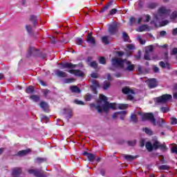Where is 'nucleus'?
<instances>
[{
	"mask_svg": "<svg viewBox=\"0 0 177 177\" xmlns=\"http://www.w3.org/2000/svg\"><path fill=\"white\" fill-rule=\"evenodd\" d=\"M122 93L124 95H135V91L128 86H124L122 88Z\"/></svg>",
	"mask_w": 177,
	"mask_h": 177,
	"instance_id": "9b49d317",
	"label": "nucleus"
},
{
	"mask_svg": "<svg viewBox=\"0 0 177 177\" xmlns=\"http://www.w3.org/2000/svg\"><path fill=\"white\" fill-rule=\"evenodd\" d=\"M91 84H93V85L91 86V89L92 92L95 95H97V93H98L97 88H100V84H99V82L97 80H91Z\"/></svg>",
	"mask_w": 177,
	"mask_h": 177,
	"instance_id": "0eeeda50",
	"label": "nucleus"
},
{
	"mask_svg": "<svg viewBox=\"0 0 177 177\" xmlns=\"http://www.w3.org/2000/svg\"><path fill=\"white\" fill-rule=\"evenodd\" d=\"M159 66L162 67V68H167V64L162 61L159 62Z\"/></svg>",
	"mask_w": 177,
	"mask_h": 177,
	"instance_id": "bf43d9fd",
	"label": "nucleus"
},
{
	"mask_svg": "<svg viewBox=\"0 0 177 177\" xmlns=\"http://www.w3.org/2000/svg\"><path fill=\"white\" fill-rule=\"evenodd\" d=\"M67 113V116L66 118H68V120H69V118H71V117H73V111L71 109H68L66 111Z\"/></svg>",
	"mask_w": 177,
	"mask_h": 177,
	"instance_id": "49530a36",
	"label": "nucleus"
},
{
	"mask_svg": "<svg viewBox=\"0 0 177 177\" xmlns=\"http://www.w3.org/2000/svg\"><path fill=\"white\" fill-rule=\"evenodd\" d=\"M158 12L160 15H168L171 13V10H167L165 7H160Z\"/></svg>",
	"mask_w": 177,
	"mask_h": 177,
	"instance_id": "a211bd4d",
	"label": "nucleus"
},
{
	"mask_svg": "<svg viewBox=\"0 0 177 177\" xmlns=\"http://www.w3.org/2000/svg\"><path fill=\"white\" fill-rule=\"evenodd\" d=\"M170 121H171V125H176V124H177L176 118H170Z\"/></svg>",
	"mask_w": 177,
	"mask_h": 177,
	"instance_id": "603ef678",
	"label": "nucleus"
},
{
	"mask_svg": "<svg viewBox=\"0 0 177 177\" xmlns=\"http://www.w3.org/2000/svg\"><path fill=\"white\" fill-rule=\"evenodd\" d=\"M142 121H150V122L153 124L154 127L157 125V120L154 118V114L153 113H145L141 116Z\"/></svg>",
	"mask_w": 177,
	"mask_h": 177,
	"instance_id": "f03ea898",
	"label": "nucleus"
},
{
	"mask_svg": "<svg viewBox=\"0 0 177 177\" xmlns=\"http://www.w3.org/2000/svg\"><path fill=\"white\" fill-rule=\"evenodd\" d=\"M144 132H145V133H147V135H149L150 136H151V135H153V131H151L150 130V129L145 127L143 129Z\"/></svg>",
	"mask_w": 177,
	"mask_h": 177,
	"instance_id": "79ce46f5",
	"label": "nucleus"
},
{
	"mask_svg": "<svg viewBox=\"0 0 177 177\" xmlns=\"http://www.w3.org/2000/svg\"><path fill=\"white\" fill-rule=\"evenodd\" d=\"M30 152H31V149H27L25 150H21L18 151L16 156H18V157H23L24 156H27V154H28V153H30Z\"/></svg>",
	"mask_w": 177,
	"mask_h": 177,
	"instance_id": "2eb2a0df",
	"label": "nucleus"
},
{
	"mask_svg": "<svg viewBox=\"0 0 177 177\" xmlns=\"http://www.w3.org/2000/svg\"><path fill=\"white\" fill-rule=\"evenodd\" d=\"M145 147L148 151H153V144L151 142H147L145 145Z\"/></svg>",
	"mask_w": 177,
	"mask_h": 177,
	"instance_id": "c85d7f7f",
	"label": "nucleus"
},
{
	"mask_svg": "<svg viewBox=\"0 0 177 177\" xmlns=\"http://www.w3.org/2000/svg\"><path fill=\"white\" fill-rule=\"evenodd\" d=\"M111 86V83L107 80H105L102 84V89L103 91H107L108 89H110V87Z\"/></svg>",
	"mask_w": 177,
	"mask_h": 177,
	"instance_id": "aec40b11",
	"label": "nucleus"
},
{
	"mask_svg": "<svg viewBox=\"0 0 177 177\" xmlns=\"http://www.w3.org/2000/svg\"><path fill=\"white\" fill-rule=\"evenodd\" d=\"M176 17H177V11H174L170 15V19H171V20H175Z\"/></svg>",
	"mask_w": 177,
	"mask_h": 177,
	"instance_id": "8fccbe9b",
	"label": "nucleus"
},
{
	"mask_svg": "<svg viewBox=\"0 0 177 177\" xmlns=\"http://www.w3.org/2000/svg\"><path fill=\"white\" fill-rule=\"evenodd\" d=\"M100 64H106V58L104 57H100L99 59Z\"/></svg>",
	"mask_w": 177,
	"mask_h": 177,
	"instance_id": "de8ad7c7",
	"label": "nucleus"
},
{
	"mask_svg": "<svg viewBox=\"0 0 177 177\" xmlns=\"http://www.w3.org/2000/svg\"><path fill=\"white\" fill-rule=\"evenodd\" d=\"M83 42H84V40L82 39V38L77 37L76 39V44H77V45L81 46V45H82Z\"/></svg>",
	"mask_w": 177,
	"mask_h": 177,
	"instance_id": "c03bdc74",
	"label": "nucleus"
},
{
	"mask_svg": "<svg viewBox=\"0 0 177 177\" xmlns=\"http://www.w3.org/2000/svg\"><path fill=\"white\" fill-rule=\"evenodd\" d=\"M144 59L145 60H151L150 59V53H146L144 55Z\"/></svg>",
	"mask_w": 177,
	"mask_h": 177,
	"instance_id": "6e6d98bb",
	"label": "nucleus"
},
{
	"mask_svg": "<svg viewBox=\"0 0 177 177\" xmlns=\"http://www.w3.org/2000/svg\"><path fill=\"white\" fill-rule=\"evenodd\" d=\"M112 66L114 67H120V68H124V64H122V61L120 58H112L111 59Z\"/></svg>",
	"mask_w": 177,
	"mask_h": 177,
	"instance_id": "6e6552de",
	"label": "nucleus"
},
{
	"mask_svg": "<svg viewBox=\"0 0 177 177\" xmlns=\"http://www.w3.org/2000/svg\"><path fill=\"white\" fill-rule=\"evenodd\" d=\"M169 165H162L160 166H159L158 169L160 171H169Z\"/></svg>",
	"mask_w": 177,
	"mask_h": 177,
	"instance_id": "bb28decb",
	"label": "nucleus"
},
{
	"mask_svg": "<svg viewBox=\"0 0 177 177\" xmlns=\"http://www.w3.org/2000/svg\"><path fill=\"white\" fill-rule=\"evenodd\" d=\"M29 20L32 23L33 27H37L38 26V16L31 15Z\"/></svg>",
	"mask_w": 177,
	"mask_h": 177,
	"instance_id": "4468645a",
	"label": "nucleus"
},
{
	"mask_svg": "<svg viewBox=\"0 0 177 177\" xmlns=\"http://www.w3.org/2000/svg\"><path fill=\"white\" fill-rule=\"evenodd\" d=\"M171 55H177V48H174L171 52Z\"/></svg>",
	"mask_w": 177,
	"mask_h": 177,
	"instance_id": "338daca9",
	"label": "nucleus"
},
{
	"mask_svg": "<svg viewBox=\"0 0 177 177\" xmlns=\"http://www.w3.org/2000/svg\"><path fill=\"white\" fill-rule=\"evenodd\" d=\"M145 52L147 53H151L154 52V46L149 45V46H147L145 48Z\"/></svg>",
	"mask_w": 177,
	"mask_h": 177,
	"instance_id": "a878e982",
	"label": "nucleus"
},
{
	"mask_svg": "<svg viewBox=\"0 0 177 177\" xmlns=\"http://www.w3.org/2000/svg\"><path fill=\"white\" fill-rule=\"evenodd\" d=\"M116 54L119 57H122L125 55V53L124 51H116Z\"/></svg>",
	"mask_w": 177,
	"mask_h": 177,
	"instance_id": "680f3d73",
	"label": "nucleus"
},
{
	"mask_svg": "<svg viewBox=\"0 0 177 177\" xmlns=\"http://www.w3.org/2000/svg\"><path fill=\"white\" fill-rule=\"evenodd\" d=\"M43 93H44L45 97H46V96H48V94L50 93V90H49L48 88L44 89V90H43Z\"/></svg>",
	"mask_w": 177,
	"mask_h": 177,
	"instance_id": "052dcab7",
	"label": "nucleus"
},
{
	"mask_svg": "<svg viewBox=\"0 0 177 177\" xmlns=\"http://www.w3.org/2000/svg\"><path fill=\"white\" fill-rule=\"evenodd\" d=\"M165 35H167V31L162 30V31L160 32V37H164Z\"/></svg>",
	"mask_w": 177,
	"mask_h": 177,
	"instance_id": "774afa93",
	"label": "nucleus"
},
{
	"mask_svg": "<svg viewBox=\"0 0 177 177\" xmlns=\"http://www.w3.org/2000/svg\"><path fill=\"white\" fill-rule=\"evenodd\" d=\"M126 64L127 66L125 69L127 71H133L135 70V64H133L131 61H127Z\"/></svg>",
	"mask_w": 177,
	"mask_h": 177,
	"instance_id": "dca6fc26",
	"label": "nucleus"
},
{
	"mask_svg": "<svg viewBox=\"0 0 177 177\" xmlns=\"http://www.w3.org/2000/svg\"><path fill=\"white\" fill-rule=\"evenodd\" d=\"M148 86L150 89H153V88H156L157 80H156L155 78L148 80Z\"/></svg>",
	"mask_w": 177,
	"mask_h": 177,
	"instance_id": "f8f14e48",
	"label": "nucleus"
},
{
	"mask_svg": "<svg viewBox=\"0 0 177 177\" xmlns=\"http://www.w3.org/2000/svg\"><path fill=\"white\" fill-rule=\"evenodd\" d=\"M171 153H174V154H177V147H173L171 148Z\"/></svg>",
	"mask_w": 177,
	"mask_h": 177,
	"instance_id": "69168bd1",
	"label": "nucleus"
},
{
	"mask_svg": "<svg viewBox=\"0 0 177 177\" xmlns=\"http://www.w3.org/2000/svg\"><path fill=\"white\" fill-rule=\"evenodd\" d=\"M28 173L30 174H33L36 177H46V176L44 174L41 169L40 170L29 169Z\"/></svg>",
	"mask_w": 177,
	"mask_h": 177,
	"instance_id": "1a4fd4ad",
	"label": "nucleus"
},
{
	"mask_svg": "<svg viewBox=\"0 0 177 177\" xmlns=\"http://www.w3.org/2000/svg\"><path fill=\"white\" fill-rule=\"evenodd\" d=\"M30 99H32L33 102H39V96L38 95H31Z\"/></svg>",
	"mask_w": 177,
	"mask_h": 177,
	"instance_id": "37998d69",
	"label": "nucleus"
},
{
	"mask_svg": "<svg viewBox=\"0 0 177 177\" xmlns=\"http://www.w3.org/2000/svg\"><path fill=\"white\" fill-rule=\"evenodd\" d=\"M87 44L93 45V46H96V39L93 37L88 36L86 37Z\"/></svg>",
	"mask_w": 177,
	"mask_h": 177,
	"instance_id": "f3484780",
	"label": "nucleus"
},
{
	"mask_svg": "<svg viewBox=\"0 0 177 177\" xmlns=\"http://www.w3.org/2000/svg\"><path fill=\"white\" fill-rule=\"evenodd\" d=\"M45 161H46V159L44 158H36L37 164H42L43 162H45Z\"/></svg>",
	"mask_w": 177,
	"mask_h": 177,
	"instance_id": "e433bc0d",
	"label": "nucleus"
},
{
	"mask_svg": "<svg viewBox=\"0 0 177 177\" xmlns=\"http://www.w3.org/2000/svg\"><path fill=\"white\" fill-rule=\"evenodd\" d=\"M93 95L92 94H86L85 96L86 102H91L92 100Z\"/></svg>",
	"mask_w": 177,
	"mask_h": 177,
	"instance_id": "a18cd8bd",
	"label": "nucleus"
},
{
	"mask_svg": "<svg viewBox=\"0 0 177 177\" xmlns=\"http://www.w3.org/2000/svg\"><path fill=\"white\" fill-rule=\"evenodd\" d=\"M91 78H99V75L96 73H93L91 74Z\"/></svg>",
	"mask_w": 177,
	"mask_h": 177,
	"instance_id": "0e129e2a",
	"label": "nucleus"
},
{
	"mask_svg": "<svg viewBox=\"0 0 177 177\" xmlns=\"http://www.w3.org/2000/svg\"><path fill=\"white\" fill-rule=\"evenodd\" d=\"M118 12V10L115 8H113L112 10H111L109 11V15H111L112 16L115 15L117 12Z\"/></svg>",
	"mask_w": 177,
	"mask_h": 177,
	"instance_id": "4d7b16f0",
	"label": "nucleus"
},
{
	"mask_svg": "<svg viewBox=\"0 0 177 177\" xmlns=\"http://www.w3.org/2000/svg\"><path fill=\"white\" fill-rule=\"evenodd\" d=\"M74 103L75 104H78L80 106H84V104H85V102H84L83 101H81V100H75Z\"/></svg>",
	"mask_w": 177,
	"mask_h": 177,
	"instance_id": "09e8293b",
	"label": "nucleus"
},
{
	"mask_svg": "<svg viewBox=\"0 0 177 177\" xmlns=\"http://www.w3.org/2000/svg\"><path fill=\"white\" fill-rule=\"evenodd\" d=\"M160 111H162V113H168V111H169V109L167 106H162L160 108Z\"/></svg>",
	"mask_w": 177,
	"mask_h": 177,
	"instance_id": "864d4df0",
	"label": "nucleus"
},
{
	"mask_svg": "<svg viewBox=\"0 0 177 177\" xmlns=\"http://www.w3.org/2000/svg\"><path fill=\"white\" fill-rule=\"evenodd\" d=\"M152 147L153 150H158V149H160V142H158V141H155L152 145Z\"/></svg>",
	"mask_w": 177,
	"mask_h": 177,
	"instance_id": "f704fd0d",
	"label": "nucleus"
},
{
	"mask_svg": "<svg viewBox=\"0 0 177 177\" xmlns=\"http://www.w3.org/2000/svg\"><path fill=\"white\" fill-rule=\"evenodd\" d=\"M122 38L124 42H128V41H129V35H128L125 32H122Z\"/></svg>",
	"mask_w": 177,
	"mask_h": 177,
	"instance_id": "c9c22d12",
	"label": "nucleus"
},
{
	"mask_svg": "<svg viewBox=\"0 0 177 177\" xmlns=\"http://www.w3.org/2000/svg\"><path fill=\"white\" fill-rule=\"evenodd\" d=\"M127 145H129V146H135V145H136V140L128 141Z\"/></svg>",
	"mask_w": 177,
	"mask_h": 177,
	"instance_id": "e2e57ef3",
	"label": "nucleus"
},
{
	"mask_svg": "<svg viewBox=\"0 0 177 177\" xmlns=\"http://www.w3.org/2000/svg\"><path fill=\"white\" fill-rule=\"evenodd\" d=\"M70 91L72 93H81V88L77 86H71Z\"/></svg>",
	"mask_w": 177,
	"mask_h": 177,
	"instance_id": "4be33fe9",
	"label": "nucleus"
},
{
	"mask_svg": "<svg viewBox=\"0 0 177 177\" xmlns=\"http://www.w3.org/2000/svg\"><path fill=\"white\" fill-rule=\"evenodd\" d=\"M134 57L137 59V60H140L141 57H142V52L140 50L138 51V55H135Z\"/></svg>",
	"mask_w": 177,
	"mask_h": 177,
	"instance_id": "3c124183",
	"label": "nucleus"
},
{
	"mask_svg": "<svg viewBox=\"0 0 177 177\" xmlns=\"http://www.w3.org/2000/svg\"><path fill=\"white\" fill-rule=\"evenodd\" d=\"M114 1L111 0L105 6L101 8V10L100 11V13H103V12H106L107 9L110 8V6H113Z\"/></svg>",
	"mask_w": 177,
	"mask_h": 177,
	"instance_id": "412c9836",
	"label": "nucleus"
},
{
	"mask_svg": "<svg viewBox=\"0 0 177 177\" xmlns=\"http://www.w3.org/2000/svg\"><path fill=\"white\" fill-rule=\"evenodd\" d=\"M102 102H104L103 104H107L109 103V101H107V97H106L103 94H100V100L97 102L100 105L102 104Z\"/></svg>",
	"mask_w": 177,
	"mask_h": 177,
	"instance_id": "6ab92c4d",
	"label": "nucleus"
},
{
	"mask_svg": "<svg viewBox=\"0 0 177 177\" xmlns=\"http://www.w3.org/2000/svg\"><path fill=\"white\" fill-rule=\"evenodd\" d=\"M74 82V78H68L65 80V84H71Z\"/></svg>",
	"mask_w": 177,
	"mask_h": 177,
	"instance_id": "13d9d810",
	"label": "nucleus"
},
{
	"mask_svg": "<svg viewBox=\"0 0 177 177\" xmlns=\"http://www.w3.org/2000/svg\"><path fill=\"white\" fill-rule=\"evenodd\" d=\"M57 77H60L61 78H66V77H67V73H66V72H64L63 71H57Z\"/></svg>",
	"mask_w": 177,
	"mask_h": 177,
	"instance_id": "393cba45",
	"label": "nucleus"
},
{
	"mask_svg": "<svg viewBox=\"0 0 177 177\" xmlns=\"http://www.w3.org/2000/svg\"><path fill=\"white\" fill-rule=\"evenodd\" d=\"M21 172H23L21 167H15L12 169V176L19 177L21 175Z\"/></svg>",
	"mask_w": 177,
	"mask_h": 177,
	"instance_id": "9d476101",
	"label": "nucleus"
},
{
	"mask_svg": "<svg viewBox=\"0 0 177 177\" xmlns=\"http://www.w3.org/2000/svg\"><path fill=\"white\" fill-rule=\"evenodd\" d=\"M111 109L112 110H117V106L115 103H110L106 102V104H102V106L100 105H98L97 106V111L98 113H109V109Z\"/></svg>",
	"mask_w": 177,
	"mask_h": 177,
	"instance_id": "f257e3e1",
	"label": "nucleus"
},
{
	"mask_svg": "<svg viewBox=\"0 0 177 177\" xmlns=\"http://www.w3.org/2000/svg\"><path fill=\"white\" fill-rule=\"evenodd\" d=\"M74 75H75V77H84V72L81 70L75 69Z\"/></svg>",
	"mask_w": 177,
	"mask_h": 177,
	"instance_id": "7c9ffc66",
	"label": "nucleus"
},
{
	"mask_svg": "<svg viewBox=\"0 0 177 177\" xmlns=\"http://www.w3.org/2000/svg\"><path fill=\"white\" fill-rule=\"evenodd\" d=\"M40 107L45 111V113H48V110L49 109V105H48V103L41 101L40 102Z\"/></svg>",
	"mask_w": 177,
	"mask_h": 177,
	"instance_id": "5701e85b",
	"label": "nucleus"
},
{
	"mask_svg": "<svg viewBox=\"0 0 177 177\" xmlns=\"http://www.w3.org/2000/svg\"><path fill=\"white\" fill-rule=\"evenodd\" d=\"M91 67H93V68H97V63L96 61H93L90 64Z\"/></svg>",
	"mask_w": 177,
	"mask_h": 177,
	"instance_id": "5fc2aeb1",
	"label": "nucleus"
},
{
	"mask_svg": "<svg viewBox=\"0 0 177 177\" xmlns=\"http://www.w3.org/2000/svg\"><path fill=\"white\" fill-rule=\"evenodd\" d=\"M156 124L158 125V127L162 128L164 127V124H165V122H164V119H160L156 122Z\"/></svg>",
	"mask_w": 177,
	"mask_h": 177,
	"instance_id": "4c0bfd02",
	"label": "nucleus"
},
{
	"mask_svg": "<svg viewBox=\"0 0 177 177\" xmlns=\"http://www.w3.org/2000/svg\"><path fill=\"white\" fill-rule=\"evenodd\" d=\"M172 99L171 94H163L160 97H156V103H167V102Z\"/></svg>",
	"mask_w": 177,
	"mask_h": 177,
	"instance_id": "20e7f679",
	"label": "nucleus"
},
{
	"mask_svg": "<svg viewBox=\"0 0 177 177\" xmlns=\"http://www.w3.org/2000/svg\"><path fill=\"white\" fill-rule=\"evenodd\" d=\"M147 28H149V26L147 25L144 24L139 27L138 31L140 32H142V31H146V30H147Z\"/></svg>",
	"mask_w": 177,
	"mask_h": 177,
	"instance_id": "72a5a7b5",
	"label": "nucleus"
},
{
	"mask_svg": "<svg viewBox=\"0 0 177 177\" xmlns=\"http://www.w3.org/2000/svg\"><path fill=\"white\" fill-rule=\"evenodd\" d=\"M157 6H158L157 3L151 2V3H149L147 4V8L148 9H156V8H157Z\"/></svg>",
	"mask_w": 177,
	"mask_h": 177,
	"instance_id": "cd10ccee",
	"label": "nucleus"
},
{
	"mask_svg": "<svg viewBox=\"0 0 177 177\" xmlns=\"http://www.w3.org/2000/svg\"><path fill=\"white\" fill-rule=\"evenodd\" d=\"M108 31L111 35H115L118 32V24L114 23L110 25Z\"/></svg>",
	"mask_w": 177,
	"mask_h": 177,
	"instance_id": "423d86ee",
	"label": "nucleus"
},
{
	"mask_svg": "<svg viewBox=\"0 0 177 177\" xmlns=\"http://www.w3.org/2000/svg\"><path fill=\"white\" fill-rule=\"evenodd\" d=\"M35 92V87L34 86L30 85L26 88V93H34Z\"/></svg>",
	"mask_w": 177,
	"mask_h": 177,
	"instance_id": "b1692460",
	"label": "nucleus"
},
{
	"mask_svg": "<svg viewBox=\"0 0 177 177\" xmlns=\"http://www.w3.org/2000/svg\"><path fill=\"white\" fill-rule=\"evenodd\" d=\"M118 109L120 110H126V109H128V104H120L118 106Z\"/></svg>",
	"mask_w": 177,
	"mask_h": 177,
	"instance_id": "a19ab883",
	"label": "nucleus"
},
{
	"mask_svg": "<svg viewBox=\"0 0 177 177\" xmlns=\"http://www.w3.org/2000/svg\"><path fill=\"white\" fill-rule=\"evenodd\" d=\"M101 39L104 45H109V44H110V41H109V37L107 36H103Z\"/></svg>",
	"mask_w": 177,
	"mask_h": 177,
	"instance_id": "2f4dec72",
	"label": "nucleus"
},
{
	"mask_svg": "<svg viewBox=\"0 0 177 177\" xmlns=\"http://www.w3.org/2000/svg\"><path fill=\"white\" fill-rule=\"evenodd\" d=\"M83 156H86L91 162H93L95 158H96V156L94 153H88V151H85L83 152Z\"/></svg>",
	"mask_w": 177,
	"mask_h": 177,
	"instance_id": "ddd939ff",
	"label": "nucleus"
},
{
	"mask_svg": "<svg viewBox=\"0 0 177 177\" xmlns=\"http://www.w3.org/2000/svg\"><path fill=\"white\" fill-rule=\"evenodd\" d=\"M130 118H131V121L133 122H134L135 124H136V122H138V117L136 116V114H131L130 116Z\"/></svg>",
	"mask_w": 177,
	"mask_h": 177,
	"instance_id": "58836bf2",
	"label": "nucleus"
},
{
	"mask_svg": "<svg viewBox=\"0 0 177 177\" xmlns=\"http://www.w3.org/2000/svg\"><path fill=\"white\" fill-rule=\"evenodd\" d=\"M25 28L28 32V34H32V27H31V26L30 25H26L25 26Z\"/></svg>",
	"mask_w": 177,
	"mask_h": 177,
	"instance_id": "ea45409f",
	"label": "nucleus"
},
{
	"mask_svg": "<svg viewBox=\"0 0 177 177\" xmlns=\"http://www.w3.org/2000/svg\"><path fill=\"white\" fill-rule=\"evenodd\" d=\"M118 114H120V120H122V121H124V120L125 119V115H127V111H122L118 112Z\"/></svg>",
	"mask_w": 177,
	"mask_h": 177,
	"instance_id": "473e14b6",
	"label": "nucleus"
},
{
	"mask_svg": "<svg viewBox=\"0 0 177 177\" xmlns=\"http://www.w3.org/2000/svg\"><path fill=\"white\" fill-rule=\"evenodd\" d=\"M123 157L127 161H133L135 160V156L132 155H124Z\"/></svg>",
	"mask_w": 177,
	"mask_h": 177,
	"instance_id": "c756f323",
	"label": "nucleus"
},
{
	"mask_svg": "<svg viewBox=\"0 0 177 177\" xmlns=\"http://www.w3.org/2000/svg\"><path fill=\"white\" fill-rule=\"evenodd\" d=\"M39 50L34 47H30L28 51V53L26 54V57H31V56H33L34 57H37V56H39Z\"/></svg>",
	"mask_w": 177,
	"mask_h": 177,
	"instance_id": "39448f33",
	"label": "nucleus"
},
{
	"mask_svg": "<svg viewBox=\"0 0 177 177\" xmlns=\"http://www.w3.org/2000/svg\"><path fill=\"white\" fill-rule=\"evenodd\" d=\"M61 66L62 67V68H69L70 70L68 71V73H69L70 74H75V69H73V68H75V67H77V64H74L71 62H66V63H63L62 62Z\"/></svg>",
	"mask_w": 177,
	"mask_h": 177,
	"instance_id": "7ed1b4c3",
	"label": "nucleus"
}]
</instances>
